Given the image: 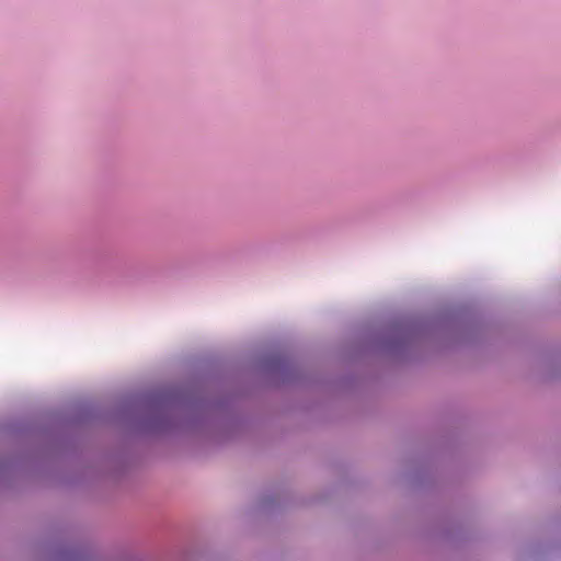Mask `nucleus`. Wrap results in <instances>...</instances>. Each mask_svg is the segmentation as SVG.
<instances>
[{"instance_id": "nucleus-4", "label": "nucleus", "mask_w": 561, "mask_h": 561, "mask_svg": "<svg viewBox=\"0 0 561 561\" xmlns=\"http://www.w3.org/2000/svg\"><path fill=\"white\" fill-rule=\"evenodd\" d=\"M87 556L88 552L84 549L71 548L60 551L57 559L60 561H84Z\"/></svg>"}, {"instance_id": "nucleus-1", "label": "nucleus", "mask_w": 561, "mask_h": 561, "mask_svg": "<svg viewBox=\"0 0 561 561\" xmlns=\"http://www.w3.org/2000/svg\"><path fill=\"white\" fill-rule=\"evenodd\" d=\"M209 422V403L190 399L180 388H168L142 398L141 415L136 420V428L152 435L194 434L204 432Z\"/></svg>"}, {"instance_id": "nucleus-2", "label": "nucleus", "mask_w": 561, "mask_h": 561, "mask_svg": "<svg viewBox=\"0 0 561 561\" xmlns=\"http://www.w3.org/2000/svg\"><path fill=\"white\" fill-rule=\"evenodd\" d=\"M421 337V328L413 323H394L389 328L382 348L394 356H404Z\"/></svg>"}, {"instance_id": "nucleus-3", "label": "nucleus", "mask_w": 561, "mask_h": 561, "mask_svg": "<svg viewBox=\"0 0 561 561\" xmlns=\"http://www.w3.org/2000/svg\"><path fill=\"white\" fill-rule=\"evenodd\" d=\"M263 368L271 374H277L283 381H290L296 375L294 365L280 354H273L264 358Z\"/></svg>"}]
</instances>
